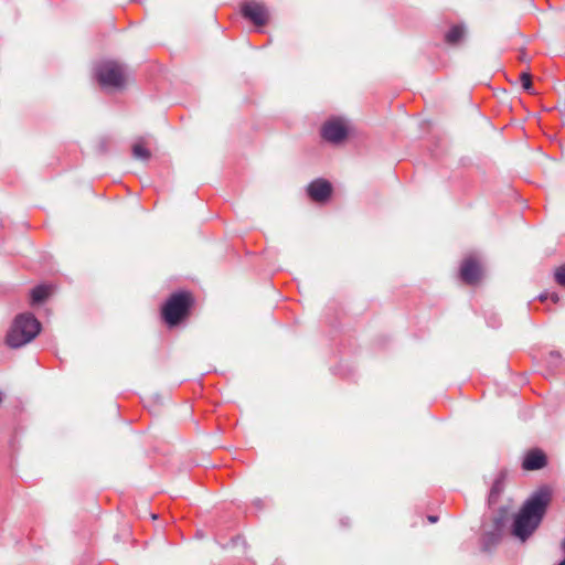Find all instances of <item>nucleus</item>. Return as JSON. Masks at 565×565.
<instances>
[{
    "label": "nucleus",
    "mask_w": 565,
    "mask_h": 565,
    "mask_svg": "<svg viewBox=\"0 0 565 565\" xmlns=\"http://www.w3.org/2000/svg\"><path fill=\"white\" fill-rule=\"evenodd\" d=\"M550 493L542 491L529 499L515 515L512 534L524 542L541 523L550 503Z\"/></svg>",
    "instance_id": "1"
},
{
    "label": "nucleus",
    "mask_w": 565,
    "mask_h": 565,
    "mask_svg": "<svg viewBox=\"0 0 565 565\" xmlns=\"http://www.w3.org/2000/svg\"><path fill=\"white\" fill-rule=\"evenodd\" d=\"M40 329V322L32 315H21L14 320L7 335V343L11 348H20L32 341Z\"/></svg>",
    "instance_id": "2"
},
{
    "label": "nucleus",
    "mask_w": 565,
    "mask_h": 565,
    "mask_svg": "<svg viewBox=\"0 0 565 565\" xmlns=\"http://www.w3.org/2000/svg\"><path fill=\"white\" fill-rule=\"evenodd\" d=\"M193 298L190 292H177L170 296L162 307V317L164 321L173 327L179 324L189 316Z\"/></svg>",
    "instance_id": "3"
},
{
    "label": "nucleus",
    "mask_w": 565,
    "mask_h": 565,
    "mask_svg": "<svg viewBox=\"0 0 565 565\" xmlns=\"http://www.w3.org/2000/svg\"><path fill=\"white\" fill-rule=\"evenodd\" d=\"M97 81L103 87L122 88L127 82V73L120 63L107 61L98 67Z\"/></svg>",
    "instance_id": "4"
},
{
    "label": "nucleus",
    "mask_w": 565,
    "mask_h": 565,
    "mask_svg": "<svg viewBox=\"0 0 565 565\" xmlns=\"http://www.w3.org/2000/svg\"><path fill=\"white\" fill-rule=\"evenodd\" d=\"M349 129L344 119L331 118L327 120L321 127V136L324 140L331 143H340L348 136Z\"/></svg>",
    "instance_id": "5"
},
{
    "label": "nucleus",
    "mask_w": 565,
    "mask_h": 565,
    "mask_svg": "<svg viewBox=\"0 0 565 565\" xmlns=\"http://www.w3.org/2000/svg\"><path fill=\"white\" fill-rule=\"evenodd\" d=\"M244 18L250 20L255 25L262 26L267 24L269 12L264 3L255 0H246L241 8Z\"/></svg>",
    "instance_id": "6"
},
{
    "label": "nucleus",
    "mask_w": 565,
    "mask_h": 565,
    "mask_svg": "<svg viewBox=\"0 0 565 565\" xmlns=\"http://www.w3.org/2000/svg\"><path fill=\"white\" fill-rule=\"evenodd\" d=\"M460 277L468 285H475L482 277V268L479 260L475 257H467L460 266Z\"/></svg>",
    "instance_id": "7"
},
{
    "label": "nucleus",
    "mask_w": 565,
    "mask_h": 565,
    "mask_svg": "<svg viewBox=\"0 0 565 565\" xmlns=\"http://www.w3.org/2000/svg\"><path fill=\"white\" fill-rule=\"evenodd\" d=\"M308 194L316 202L326 201L332 192L331 184L323 179H318L308 185Z\"/></svg>",
    "instance_id": "8"
},
{
    "label": "nucleus",
    "mask_w": 565,
    "mask_h": 565,
    "mask_svg": "<svg viewBox=\"0 0 565 565\" xmlns=\"http://www.w3.org/2000/svg\"><path fill=\"white\" fill-rule=\"evenodd\" d=\"M546 455L541 449L530 450L522 462V468L527 471L539 470L546 466Z\"/></svg>",
    "instance_id": "9"
},
{
    "label": "nucleus",
    "mask_w": 565,
    "mask_h": 565,
    "mask_svg": "<svg viewBox=\"0 0 565 565\" xmlns=\"http://www.w3.org/2000/svg\"><path fill=\"white\" fill-rule=\"evenodd\" d=\"M465 35V29L461 25H454L445 35V40L448 44L455 45Z\"/></svg>",
    "instance_id": "10"
},
{
    "label": "nucleus",
    "mask_w": 565,
    "mask_h": 565,
    "mask_svg": "<svg viewBox=\"0 0 565 565\" xmlns=\"http://www.w3.org/2000/svg\"><path fill=\"white\" fill-rule=\"evenodd\" d=\"M52 289L49 286H36L31 291V298L33 303H40L44 301L51 294Z\"/></svg>",
    "instance_id": "11"
},
{
    "label": "nucleus",
    "mask_w": 565,
    "mask_h": 565,
    "mask_svg": "<svg viewBox=\"0 0 565 565\" xmlns=\"http://www.w3.org/2000/svg\"><path fill=\"white\" fill-rule=\"evenodd\" d=\"M132 154L135 159L147 161L151 157V152L146 148L145 142L142 140L137 141L132 146Z\"/></svg>",
    "instance_id": "12"
},
{
    "label": "nucleus",
    "mask_w": 565,
    "mask_h": 565,
    "mask_svg": "<svg viewBox=\"0 0 565 565\" xmlns=\"http://www.w3.org/2000/svg\"><path fill=\"white\" fill-rule=\"evenodd\" d=\"M520 82H521L522 87H523L526 92H529V93L533 94V90H532V89H533L532 75H531V73H530V72H527V71L522 72V73L520 74Z\"/></svg>",
    "instance_id": "13"
},
{
    "label": "nucleus",
    "mask_w": 565,
    "mask_h": 565,
    "mask_svg": "<svg viewBox=\"0 0 565 565\" xmlns=\"http://www.w3.org/2000/svg\"><path fill=\"white\" fill-rule=\"evenodd\" d=\"M554 276L556 282L565 287V264L555 269Z\"/></svg>",
    "instance_id": "14"
},
{
    "label": "nucleus",
    "mask_w": 565,
    "mask_h": 565,
    "mask_svg": "<svg viewBox=\"0 0 565 565\" xmlns=\"http://www.w3.org/2000/svg\"><path fill=\"white\" fill-rule=\"evenodd\" d=\"M502 488V477L495 480L491 489V497L499 494Z\"/></svg>",
    "instance_id": "15"
},
{
    "label": "nucleus",
    "mask_w": 565,
    "mask_h": 565,
    "mask_svg": "<svg viewBox=\"0 0 565 565\" xmlns=\"http://www.w3.org/2000/svg\"><path fill=\"white\" fill-rule=\"evenodd\" d=\"M548 298H551L552 301L555 303L559 300V297L556 294H552L551 296H548Z\"/></svg>",
    "instance_id": "16"
},
{
    "label": "nucleus",
    "mask_w": 565,
    "mask_h": 565,
    "mask_svg": "<svg viewBox=\"0 0 565 565\" xmlns=\"http://www.w3.org/2000/svg\"><path fill=\"white\" fill-rule=\"evenodd\" d=\"M547 299H548V295L547 294H543V295L540 296V300L541 301H545Z\"/></svg>",
    "instance_id": "17"
},
{
    "label": "nucleus",
    "mask_w": 565,
    "mask_h": 565,
    "mask_svg": "<svg viewBox=\"0 0 565 565\" xmlns=\"http://www.w3.org/2000/svg\"><path fill=\"white\" fill-rule=\"evenodd\" d=\"M428 520L434 523L437 521V516H429Z\"/></svg>",
    "instance_id": "18"
},
{
    "label": "nucleus",
    "mask_w": 565,
    "mask_h": 565,
    "mask_svg": "<svg viewBox=\"0 0 565 565\" xmlns=\"http://www.w3.org/2000/svg\"><path fill=\"white\" fill-rule=\"evenodd\" d=\"M562 548H563V551L565 552V540H564V541H563V543H562Z\"/></svg>",
    "instance_id": "19"
},
{
    "label": "nucleus",
    "mask_w": 565,
    "mask_h": 565,
    "mask_svg": "<svg viewBox=\"0 0 565 565\" xmlns=\"http://www.w3.org/2000/svg\"><path fill=\"white\" fill-rule=\"evenodd\" d=\"M2 403V393L0 392V404Z\"/></svg>",
    "instance_id": "20"
}]
</instances>
